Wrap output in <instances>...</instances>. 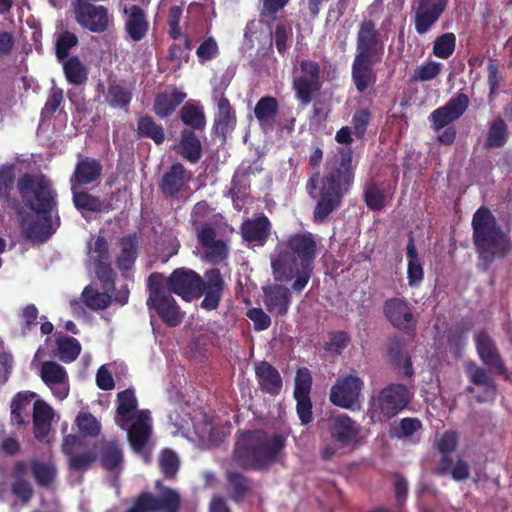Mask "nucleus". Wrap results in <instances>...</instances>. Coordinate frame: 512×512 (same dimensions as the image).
<instances>
[{
	"mask_svg": "<svg viewBox=\"0 0 512 512\" xmlns=\"http://www.w3.org/2000/svg\"><path fill=\"white\" fill-rule=\"evenodd\" d=\"M12 495L20 501L22 505H27L34 496V489L31 482L27 480L12 481L10 485Z\"/></svg>",
	"mask_w": 512,
	"mask_h": 512,
	"instance_id": "nucleus-57",
	"label": "nucleus"
},
{
	"mask_svg": "<svg viewBox=\"0 0 512 512\" xmlns=\"http://www.w3.org/2000/svg\"><path fill=\"white\" fill-rule=\"evenodd\" d=\"M60 359L65 363L74 361L81 352L79 341L69 336H59L56 340Z\"/></svg>",
	"mask_w": 512,
	"mask_h": 512,
	"instance_id": "nucleus-49",
	"label": "nucleus"
},
{
	"mask_svg": "<svg viewBox=\"0 0 512 512\" xmlns=\"http://www.w3.org/2000/svg\"><path fill=\"white\" fill-rule=\"evenodd\" d=\"M475 344L480 360L494 373L510 380V374L500 355L495 341L487 331L482 330L475 336Z\"/></svg>",
	"mask_w": 512,
	"mask_h": 512,
	"instance_id": "nucleus-18",
	"label": "nucleus"
},
{
	"mask_svg": "<svg viewBox=\"0 0 512 512\" xmlns=\"http://www.w3.org/2000/svg\"><path fill=\"white\" fill-rule=\"evenodd\" d=\"M219 54V47L214 37H206L196 50V55L201 64L211 61Z\"/></svg>",
	"mask_w": 512,
	"mask_h": 512,
	"instance_id": "nucleus-59",
	"label": "nucleus"
},
{
	"mask_svg": "<svg viewBox=\"0 0 512 512\" xmlns=\"http://www.w3.org/2000/svg\"><path fill=\"white\" fill-rule=\"evenodd\" d=\"M264 305L269 313L284 316L288 313L292 295L290 290L281 284H273L263 288Z\"/></svg>",
	"mask_w": 512,
	"mask_h": 512,
	"instance_id": "nucleus-23",
	"label": "nucleus"
},
{
	"mask_svg": "<svg viewBox=\"0 0 512 512\" xmlns=\"http://www.w3.org/2000/svg\"><path fill=\"white\" fill-rule=\"evenodd\" d=\"M293 34L292 28L285 24H277L272 34L276 49L279 54L284 55L288 50V41Z\"/></svg>",
	"mask_w": 512,
	"mask_h": 512,
	"instance_id": "nucleus-60",
	"label": "nucleus"
},
{
	"mask_svg": "<svg viewBox=\"0 0 512 512\" xmlns=\"http://www.w3.org/2000/svg\"><path fill=\"white\" fill-rule=\"evenodd\" d=\"M147 289L149 296L147 300L156 299L169 293L166 285V279L162 273H152L147 279Z\"/></svg>",
	"mask_w": 512,
	"mask_h": 512,
	"instance_id": "nucleus-58",
	"label": "nucleus"
},
{
	"mask_svg": "<svg viewBox=\"0 0 512 512\" xmlns=\"http://www.w3.org/2000/svg\"><path fill=\"white\" fill-rule=\"evenodd\" d=\"M406 256L408 258L407 265V280L410 287H418L424 279V270L422 263L418 257V252L415 246L414 237L409 236Z\"/></svg>",
	"mask_w": 512,
	"mask_h": 512,
	"instance_id": "nucleus-36",
	"label": "nucleus"
},
{
	"mask_svg": "<svg viewBox=\"0 0 512 512\" xmlns=\"http://www.w3.org/2000/svg\"><path fill=\"white\" fill-rule=\"evenodd\" d=\"M447 4L448 0H416L412 11L417 34L429 32L442 16Z\"/></svg>",
	"mask_w": 512,
	"mask_h": 512,
	"instance_id": "nucleus-15",
	"label": "nucleus"
},
{
	"mask_svg": "<svg viewBox=\"0 0 512 512\" xmlns=\"http://www.w3.org/2000/svg\"><path fill=\"white\" fill-rule=\"evenodd\" d=\"M40 215L41 219L32 221L28 224L26 228V236L34 241L45 242L54 233V229L52 227V213Z\"/></svg>",
	"mask_w": 512,
	"mask_h": 512,
	"instance_id": "nucleus-44",
	"label": "nucleus"
},
{
	"mask_svg": "<svg viewBox=\"0 0 512 512\" xmlns=\"http://www.w3.org/2000/svg\"><path fill=\"white\" fill-rule=\"evenodd\" d=\"M24 205L37 214H50L57 209V191L43 173H25L17 181Z\"/></svg>",
	"mask_w": 512,
	"mask_h": 512,
	"instance_id": "nucleus-8",
	"label": "nucleus"
},
{
	"mask_svg": "<svg viewBox=\"0 0 512 512\" xmlns=\"http://www.w3.org/2000/svg\"><path fill=\"white\" fill-rule=\"evenodd\" d=\"M278 112L279 104L273 96L261 97L254 107L255 118L263 129L266 127L272 128Z\"/></svg>",
	"mask_w": 512,
	"mask_h": 512,
	"instance_id": "nucleus-37",
	"label": "nucleus"
},
{
	"mask_svg": "<svg viewBox=\"0 0 512 512\" xmlns=\"http://www.w3.org/2000/svg\"><path fill=\"white\" fill-rule=\"evenodd\" d=\"M178 148L180 156L191 164H196L202 158V143L191 129L181 131Z\"/></svg>",
	"mask_w": 512,
	"mask_h": 512,
	"instance_id": "nucleus-32",
	"label": "nucleus"
},
{
	"mask_svg": "<svg viewBox=\"0 0 512 512\" xmlns=\"http://www.w3.org/2000/svg\"><path fill=\"white\" fill-rule=\"evenodd\" d=\"M35 397L36 393L30 391H21L14 395L10 403L12 423L18 426L29 424L28 408Z\"/></svg>",
	"mask_w": 512,
	"mask_h": 512,
	"instance_id": "nucleus-34",
	"label": "nucleus"
},
{
	"mask_svg": "<svg viewBox=\"0 0 512 512\" xmlns=\"http://www.w3.org/2000/svg\"><path fill=\"white\" fill-rule=\"evenodd\" d=\"M40 376L46 385L60 384L67 379V373L64 367L54 361H45L42 363Z\"/></svg>",
	"mask_w": 512,
	"mask_h": 512,
	"instance_id": "nucleus-51",
	"label": "nucleus"
},
{
	"mask_svg": "<svg viewBox=\"0 0 512 512\" xmlns=\"http://www.w3.org/2000/svg\"><path fill=\"white\" fill-rule=\"evenodd\" d=\"M233 462L246 471H264L274 464L286 447V437L269 435L262 429L239 430L236 434Z\"/></svg>",
	"mask_w": 512,
	"mask_h": 512,
	"instance_id": "nucleus-3",
	"label": "nucleus"
},
{
	"mask_svg": "<svg viewBox=\"0 0 512 512\" xmlns=\"http://www.w3.org/2000/svg\"><path fill=\"white\" fill-rule=\"evenodd\" d=\"M354 179L355 167L351 149H342L339 157L328 159L322 176L318 170L310 175L305 190L310 198L315 200L312 213L314 223H324L342 206L345 196L354 184Z\"/></svg>",
	"mask_w": 512,
	"mask_h": 512,
	"instance_id": "nucleus-1",
	"label": "nucleus"
},
{
	"mask_svg": "<svg viewBox=\"0 0 512 512\" xmlns=\"http://www.w3.org/2000/svg\"><path fill=\"white\" fill-rule=\"evenodd\" d=\"M94 0H73L72 8L76 22L93 33H102L108 29L109 14L106 7L95 5Z\"/></svg>",
	"mask_w": 512,
	"mask_h": 512,
	"instance_id": "nucleus-11",
	"label": "nucleus"
},
{
	"mask_svg": "<svg viewBox=\"0 0 512 512\" xmlns=\"http://www.w3.org/2000/svg\"><path fill=\"white\" fill-rule=\"evenodd\" d=\"M328 431L341 448L354 449L360 443L361 426L347 414L332 416L328 421Z\"/></svg>",
	"mask_w": 512,
	"mask_h": 512,
	"instance_id": "nucleus-14",
	"label": "nucleus"
},
{
	"mask_svg": "<svg viewBox=\"0 0 512 512\" xmlns=\"http://www.w3.org/2000/svg\"><path fill=\"white\" fill-rule=\"evenodd\" d=\"M383 313L388 322L396 329L414 336L417 319L413 309L404 298L392 297L384 301Z\"/></svg>",
	"mask_w": 512,
	"mask_h": 512,
	"instance_id": "nucleus-13",
	"label": "nucleus"
},
{
	"mask_svg": "<svg viewBox=\"0 0 512 512\" xmlns=\"http://www.w3.org/2000/svg\"><path fill=\"white\" fill-rule=\"evenodd\" d=\"M296 99L304 106L311 103L313 95L321 88L320 80H312L304 77H296L292 84Z\"/></svg>",
	"mask_w": 512,
	"mask_h": 512,
	"instance_id": "nucleus-45",
	"label": "nucleus"
},
{
	"mask_svg": "<svg viewBox=\"0 0 512 512\" xmlns=\"http://www.w3.org/2000/svg\"><path fill=\"white\" fill-rule=\"evenodd\" d=\"M317 253L315 237L310 232L295 233L279 242L271 256L274 278L292 283L295 292H301L308 284Z\"/></svg>",
	"mask_w": 512,
	"mask_h": 512,
	"instance_id": "nucleus-2",
	"label": "nucleus"
},
{
	"mask_svg": "<svg viewBox=\"0 0 512 512\" xmlns=\"http://www.w3.org/2000/svg\"><path fill=\"white\" fill-rule=\"evenodd\" d=\"M271 232V223L264 214L252 219H246L240 226L242 239L248 243L263 246Z\"/></svg>",
	"mask_w": 512,
	"mask_h": 512,
	"instance_id": "nucleus-24",
	"label": "nucleus"
},
{
	"mask_svg": "<svg viewBox=\"0 0 512 512\" xmlns=\"http://www.w3.org/2000/svg\"><path fill=\"white\" fill-rule=\"evenodd\" d=\"M78 44L77 35L69 30L55 34L54 51L57 60L62 61L69 58L71 49L78 46Z\"/></svg>",
	"mask_w": 512,
	"mask_h": 512,
	"instance_id": "nucleus-47",
	"label": "nucleus"
},
{
	"mask_svg": "<svg viewBox=\"0 0 512 512\" xmlns=\"http://www.w3.org/2000/svg\"><path fill=\"white\" fill-rule=\"evenodd\" d=\"M363 388L364 382L356 374L339 376L330 389V402L337 407L354 410Z\"/></svg>",
	"mask_w": 512,
	"mask_h": 512,
	"instance_id": "nucleus-12",
	"label": "nucleus"
},
{
	"mask_svg": "<svg viewBox=\"0 0 512 512\" xmlns=\"http://www.w3.org/2000/svg\"><path fill=\"white\" fill-rule=\"evenodd\" d=\"M412 397L413 393L404 384H389L371 396L367 416L372 423H386L403 411Z\"/></svg>",
	"mask_w": 512,
	"mask_h": 512,
	"instance_id": "nucleus-9",
	"label": "nucleus"
},
{
	"mask_svg": "<svg viewBox=\"0 0 512 512\" xmlns=\"http://www.w3.org/2000/svg\"><path fill=\"white\" fill-rule=\"evenodd\" d=\"M76 424L80 433L91 437L97 436L101 430L100 422L89 412H80L76 417Z\"/></svg>",
	"mask_w": 512,
	"mask_h": 512,
	"instance_id": "nucleus-55",
	"label": "nucleus"
},
{
	"mask_svg": "<svg viewBox=\"0 0 512 512\" xmlns=\"http://www.w3.org/2000/svg\"><path fill=\"white\" fill-rule=\"evenodd\" d=\"M456 36L452 32H446L438 36L433 44V54L440 59H448L455 51Z\"/></svg>",
	"mask_w": 512,
	"mask_h": 512,
	"instance_id": "nucleus-54",
	"label": "nucleus"
},
{
	"mask_svg": "<svg viewBox=\"0 0 512 512\" xmlns=\"http://www.w3.org/2000/svg\"><path fill=\"white\" fill-rule=\"evenodd\" d=\"M204 249L205 257L209 262L219 263L228 257V246L223 240H217Z\"/></svg>",
	"mask_w": 512,
	"mask_h": 512,
	"instance_id": "nucleus-64",
	"label": "nucleus"
},
{
	"mask_svg": "<svg viewBox=\"0 0 512 512\" xmlns=\"http://www.w3.org/2000/svg\"><path fill=\"white\" fill-rule=\"evenodd\" d=\"M155 488L160 492L154 495L151 492H141L132 500L131 506L125 512H179L182 504L180 493L163 484L161 480L155 482Z\"/></svg>",
	"mask_w": 512,
	"mask_h": 512,
	"instance_id": "nucleus-10",
	"label": "nucleus"
},
{
	"mask_svg": "<svg viewBox=\"0 0 512 512\" xmlns=\"http://www.w3.org/2000/svg\"><path fill=\"white\" fill-rule=\"evenodd\" d=\"M81 446V440L76 435H66L61 446L62 453L67 457L68 469L73 472L84 473L88 471L98 459L95 450L77 453L76 448Z\"/></svg>",
	"mask_w": 512,
	"mask_h": 512,
	"instance_id": "nucleus-19",
	"label": "nucleus"
},
{
	"mask_svg": "<svg viewBox=\"0 0 512 512\" xmlns=\"http://www.w3.org/2000/svg\"><path fill=\"white\" fill-rule=\"evenodd\" d=\"M29 468L39 487L49 489L54 485L58 474L57 467L54 463L33 458L29 462Z\"/></svg>",
	"mask_w": 512,
	"mask_h": 512,
	"instance_id": "nucleus-33",
	"label": "nucleus"
},
{
	"mask_svg": "<svg viewBox=\"0 0 512 512\" xmlns=\"http://www.w3.org/2000/svg\"><path fill=\"white\" fill-rule=\"evenodd\" d=\"M158 463L164 478L169 480L175 479L180 468V460L178 455L173 450H162Z\"/></svg>",
	"mask_w": 512,
	"mask_h": 512,
	"instance_id": "nucleus-50",
	"label": "nucleus"
},
{
	"mask_svg": "<svg viewBox=\"0 0 512 512\" xmlns=\"http://www.w3.org/2000/svg\"><path fill=\"white\" fill-rule=\"evenodd\" d=\"M473 244L478 253V267L488 271L496 259L505 258L512 250V241L486 207H479L472 218Z\"/></svg>",
	"mask_w": 512,
	"mask_h": 512,
	"instance_id": "nucleus-6",
	"label": "nucleus"
},
{
	"mask_svg": "<svg viewBox=\"0 0 512 512\" xmlns=\"http://www.w3.org/2000/svg\"><path fill=\"white\" fill-rule=\"evenodd\" d=\"M72 193V203L76 210L83 216L85 213H102L111 209L110 204L105 202L98 196L83 190V188L70 189Z\"/></svg>",
	"mask_w": 512,
	"mask_h": 512,
	"instance_id": "nucleus-26",
	"label": "nucleus"
},
{
	"mask_svg": "<svg viewBox=\"0 0 512 512\" xmlns=\"http://www.w3.org/2000/svg\"><path fill=\"white\" fill-rule=\"evenodd\" d=\"M387 353L389 361L395 369H402L403 374L407 377L413 376L411 357L404 351L403 343L399 337L394 336L388 339Z\"/></svg>",
	"mask_w": 512,
	"mask_h": 512,
	"instance_id": "nucleus-29",
	"label": "nucleus"
},
{
	"mask_svg": "<svg viewBox=\"0 0 512 512\" xmlns=\"http://www.w3.org/2000/svg\"><path fill=\"white\" fill-rule=\"evenodd\" d=\"M67 82L74 86L84 85L88 80V69L76 55L60 61Z\"/></svg>",
	"mask_w": 512,
	"mask_h": 512,
	"instance_id": "nucleus-38",
	"label": "nucleus"
},
{
	"mask_svg": "<svg viewBox=\"0 0 512 512\" xmlns=\"http://www.w3.org/2000/svg\"><path fill=\"white\" fill-rule=\"evenodd\" d=\"M384 49V41L375 22L364 19L357 31L356 50L351 65V79L359 94H364L376 84L377 72L374 67L382 62Z\"/></svg>",
	"mask_w": 512,
	"mask_h": 512,
	"instance_id": "nucleus-5",
	"label": "nucleus"
},
{
	"mask_svg": "<svg viewBox=\"0 0 512 512\" xmlns=\"http://www.w3.org/2000/svg\"><path fill=\"white\" fill-rule=\"evenodd\" d=\"M169 293L180 296L190 302L204 296L201 308L207 311L216 310L222 300L225 281L218 268H211L201 277L196 271L179 267L166 278Z\"/></svg>",
	"mask_w": 512,
	"mask_h": 512,
	"instance_id": "nucleus-4",
	"label": "nucleus"
},
{
	"mask_svg": "<svg viewBox=\"0 0 512 512\" xmlns=\"http://www.w3.org/2000/svg\"><path fill=\"white\" fill-rule=\"evenodd\" d=\"M371 121V112L366 108L357 109L352 116V125L354 134L357 138H362Z\"/></svg>",
	"mask_w": 512,
	"mask_h": 512,
	"instance_id": "nucleus-63",
	"label": "nucleus"
},
{
	"mask_svg": "<svg viewBox=\"0 0 512 512\" xmlns=\"http://www.w3.org/2000/svg\"><path fill=\"white\" fill-rule=\"evenodd\" d=\"M132 100V92L127 87L113 82L109 83L106 101L112 108L127 110Z\"/></svg>",
	"mask_w": 512,
	"mask_h": 512,
	"instance_id": "nucleus-46",
	"label": "nucleus"
},
{
	"mask_svg": "<svg viewBox=\"0 0 512 512\" xmlns=\"http://www.w3.org/2000/svg\"><path fill=\"white\" fill-rule=\"evenodd\" d=\"M468 375L472 384L485 387L486 394L491 398L495 397L497 385L484 368L472 364V367L468 369Z\"/></svg>",
	"mask_w": 512,
	"mask_h": 512,
	"instance_id": "nucleus-48",
	"label": "nucleus"
},
{
	"mask_svg": "<svg viewBox=\"0 0 512 512\" xmlns=\"http://www.w3.org/2000/svg\"><path fill=\"white\" fill-rule=\"evenodd\" d=\"M146 304L148 309L154 310L161 321L168 327H176L183 320L184 313L171 293L156 299L147 300Z\"/></svg>",
	"mask_w": 512,
	"mask_h": 512,
	"instance_id": "nucleus-21",
	"label": "nucleus"
},
{
	"mask_svg": "<svg viewBox=\"0 0 512 512\" xmlns=\"http://www.w3.org/2000/svg\"><path fill=\"white\" fill-rule=\"evenodd\" d=\"M186 96L185 92L176 88L171 91L161 92L155 97L153 111L159 118H167L175 112Z\"/></svg>",
	"mask_w": 512,
	"mask_h": 512,
	"instance_id": "nucleus-31",
	"label": "nucleus"
},
{
	"mask_svg": "<svg viewBox=\"0 0 512 512\" xmlns=\"http://www.w3.org/2000/svg\"><path fill=\"white\" fill-rule=\"evenodd\" d=\"M508 135L507 123L501 117L495 118L488 128L484 148L491 150L505 146L508 141Z\"/></svg>",
	"mask_w": 512,
	"mask_h": 512,
	"instance_id": "nucleus-40",
	"label": "nucleus"
},
{
	"mask_svg": "<svg viewBox=\"0 0 512 512\" xmlns=\"http://www.w3.org/2000/svg\"><path fill=\"white\" fill-rule=\"evenodd\" d=\"M312 376L308 368H299L295 377L294 398L310 397Z\"/></svg>",
	"mask_w": 512,
	"mask_h": 512,
	"instance_id": "nucleus-56",
	"label": "nucleus"
},
{
	"mask_svg": "<svg viewBox=\"0 0 512 512\" xmlns=\"http://www.w3.org/2000/svg\"><path fill=\"white\" fill-rule=\"evenodd\" d=\"M115 422L122 429L133 420L137 409V399L133 389H126L117 394Z\"/></svg>",
	"mask_w": 512,
	"mask_h": 512,
	"instance_id": "nucleus-30",
	"label": "nucleus"
},
{
	"mask_svg": "<svg viewBox=\"0 0 512 512\" xmlns=\"http://www.w3.org/2000/svg\"><path fill=\"white\" fill-rule=\"evenodd\" d=\"M182 123L191 130L202 131L206 127V117L203 108L199 105L187 102L179 111Z\"/></svg>",
	"mask_w": 512,
	"mask_h": 512,
	"instance_id": "nucleus-41",
	"label": "nucleus"
},
{
	"mask_svg": "<svg viewBox=\"0 0 512 512\" xmlns=\"http://www.w3.org/2000/svg\"><path fill=\"white\" fill-rule=\"evenodd\" d=\"M120 253L116 258V266L121 272L133 268L139 255V240L136 233L125 235L119 239Z\"/></svg>",
	"mask_w": 512,
	"mask_h": 512,
	"instance_id": "nucleus-28",
	"label": "nucleus"
},
{
	"mask_svg": "<svg viewBox=\"0 0 512 512\" xmlns=\"http://www.w3.org/2000/svg\"><path fill=\"white\" fill-rule=\"evenodd\" d=\"M470 105L468 95L459 92L451 97L447 103L438 107L429 116L431 127L435 131H440L449 124L459 120Z\"/></svg>",
	"mask_w": 512,
	"mask_h": 512,
	"instance_id": "nucleus-16",
	"label": "nucleus"
},
{
	"mask_svg": "<svg viewBox=\"0 0 512 512\" xmlns=\"http://www.w3.org/2000/svg\"><path fill=\"white\" fill-rule=\"evenodd\" d=\"M148 414V411H140L138 418L128 430V440L132 449L137 453L144 451L152 433L151 426L147 422Z\"/></svg>",
	"mask_w": 512,
	"mask_h": 512,
	"instance_id": "nucleus-27",
	"label": "nucleus"
},
{
	"mask_svg": "<svg viewBox=\"0 0 512 512\" xmlns=\"http://www.w3.org/2000/svg\"><path fill=\"white\" fill-rule=\"evenodd\" d=\"M226 480L230 490V498L235 502L242 501L250 490L251 480L243 473L234 470L226 472Z\"/></svg>",
	"mask_w": 512,
	"mask_h": 512,
	"instance_id": "nucleus-43",
	"label": "nucleus"
},
{
	"mask_svg": "<svg viewBox=\"0 0 512 512\" xmlns=\"http://www.w3.org/2000/svg\"><path fill=\"white\" fill-rule=\"evenodd\" d=\"M91 250V259L94 264L95 274L100 281L104 292L87 286L82 292V298L85 305L91 310H104L111 304L110 293L115 290L116 273L112 268L108 242L103 236H98Z\"/></svg>",
	"mask_w": 512,
	"mask_h": 512,
	"instance_id": "nucleus-7",
	"label": "nucleus"
},
{
	"mask_svg": "<svg viewBox=\"0 0 512 512\" xmlns=\"http://www.w3.org/2000/svg\"><path fill=\"white\" fill-rule=\"evenodd\" d=\"M136 133L138 138L151 139L156 145H161L166 139L163 126L158 124L149 115H143L138 118Z\"/></svg>",
	"mask_w": 512,
	"mask_h": 512,
	"instance_id": "nucleus-39",
	"label": "nucleus"
},
{
	"mask_svg": "<svg viewBox=\"0 0 512 512\" xmlns=\"http://www.w3.org/2000/svg\"><path fill=\"white\" fill-rule=\"evenodd\" d=\"M218 111V116L215 119L216 128L224 134L227 132L229 126L236 121L233 108L229 100L224 96L218 101Z\"/></svg>",
	"mask_w": 512,
	"mask_h": 512,
	"instance_id": "nucleus-53",
	"label": "nucleus"
},
{
	"mask_svg": "<svg viewBox=\"0 0 512 512\" xmlns=\"http://www.w3.org/2000/svg\"><path fill=\"white\" fill-rule=\"evenodd\" d=\"M101 466L107 471H114L123 464V453L117 440L102 441L99 446Z\"/></svg>",
	"mask_w": 512,
	"mask_h": 512,
	"instance_id": "nucleus-35",
	"label": "nucleus"
},
{
	"mask_svg": "<svg viewBox=\"0 0 512 512\" xmlns=\"http://www.w3.org/2000/svg\"><path fill=\"white\" fill-rule=\"evenodd\" d=\"M363 200L371 211H381L385 207L384 191L375 182L365 186Z\"/></svg>",
	"mask_w": 512,
	"mask_h": 512,
	"instance_id": "nucleus-52",
	"label": "nucleus"
},
{
	"mask_svg": "<svg viewBox=\"0 0 512 512\" xmlns=\"http://www.w3.org/2000/svg\"><path fill=\"white\" fill-rule=\"evenodd\" d=\"M255 376L262 392L277 396L282 389L283 381L279 371L269 362L260 361L255 365Z\"/></svg>",
	"mask_w": 512,
	"mask_h": 512,
	"instance_id": "nucleus-25",
	"label": "nucleus"
},
{
	"mask_svg": "<svg viewBox=\"0 0 512 512\" xmlns=\"http://www.w3.org/2000/svg\"><path fill=\"white\" fill-rule=\"evenodd\" d=\"M191 173L180 162H174L163 174L159 182V189L164 196L177 197L185 185L190 181Z\"/></svg>",
	"mask_w": 512,
	"mask_h": 512,
	"instance_id": "nucleus-22",
	"label": "nucleus"
},
{
	"mask_svg": "<svg viewBox=\"0 0 512 512\" xmlns=\"http://www.w3.org/2000/svg\"><path fill=\"white\" fill-rule=\"evenodd\" d=\"M350 336L345 331H334L329 334V342L325 345V350L334 354H340L349 344Z\"/></svg>",
	"mask_w": 512,
	"mask_h": 512,
	"instance_id": "nucleus-61",
	"label": "nucleus"
},
{
	"mask_svg": "<svg viewBox=\"0 0 512 512\" xmlns=\"http://www.w3.org/2000/svg\"><path fill=\"white\" fill-rule=\"evenodd\" d=\"M423 429V424L419 418L405 417L399 421H394L389 427V434L396 439H410L415 433Z\"/></svg>",
	"mask_w": 512,
	"mask_h": 512,
	"instance_id": "nucleus-42",
	"label": "nucleus"
},
{
	"mask_svg": "<svg viewBox=\"0 0 512 512\" xmlns=\"http://www.w3.org/2000/svg\"><path fill=\"white\" fill-rule=\"evenodd\" d=\"M124 30L128 39L142 41L149 31L150 23L146 11L139 5L125 6L123 9Z\"/></svg>",
	"mask_w": 512,
	"mask_h": 512,
	"instance_id": "nucleus-20",
	"label": "nucleus"
},
{
	"mask_svg": "<svg viewBox=\"0 0 512 512\" xmlns=\"http://www.w3.org/2000/svg\"><path fill=\"white\" fill-rule=\"evenodd\" d=\"M103 166L97 158L77 154L73 172L69 178L70 189L94 186L100 182Z\"/></svg>",
	"mask_w": 512,
	"mask_h": 512,
	"instance_id": "nucleus-17",
	"label": "nucleus"
},
{
	"mask_svg": "<svg viewBox=\"0 0 512 512\" xmlns=\"http://www.w3.org/2000/svg\"><path fill=\"white\" fill-rule=\"evenodd\" d=\"M441 64L438 62H427L418 66L412 75V81H429L439 75Z\"/></svg>",
	"mask_w": 512,
	"mask_h": 512,
	"instance_id": "nucleus-62",
	"label": "nucleus"
}]
</instances>
